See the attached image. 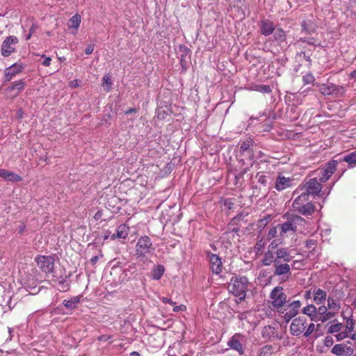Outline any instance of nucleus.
<instances>
[{"instance_id": "f257e3e1", "label": "nucleus", "mask_w": 356, "mask_h": 356, "mask_svg": "<svg viewBox=\"0 0 356 356\" xmlns=\"http://www.w3.org/2000/svg\"><path fill=\"white\" fill-rule=\"evenodd\" d=\"M283 218L286 219V221L277 225L281 237H284L289 232L294 234L298 231V227H305L306 225L305 218L289 212L283 215Z\"/></svg>"}, {"instance_id": "f03ea898", "label": "nucleus", "mask_w": 356, "mask_h": 356, "mask_svg": "<svg viewBox=\"0 0 356 356\" xmlns=\"http://www.w3.org/2000/svg\"><path fill=\"white\" fill-rule=\"evenodd\" d=\"M249 284L248 279L245 276L232 277L228 286L229 291L240 301L244 300Z\"/></svg>"}, {"instance_id": "7ed1b4c3", "label": "nucleus", "mask_w": 356, "mask_h": 356, "mask_svg": "<svg viewBox=\"0 0 356 356\" xmlns=\"http://www.w3.org/2000/svg\"><path fill=\"white\" fill-rule=\"evenodd\" d=\"M337 168V161L332 159L325 163L323 166L313 170L309 173V177L316 178L321 184L326 182L332 175L336 172Z\"/></svg>"}, {"instance_id": "20e7f679", "label": "nucleus", "mask_w": 356, "mask_h": 356, "mask_svg": "<svg viewBox=\"0 0 356 356\" xmlns=\"http://www.w3.org/2000/svg\"><path fill=\"white\" fill-rule=\"evenodd\" d=\"M154 250L150 238L147 236H143L138 239L136 244L135 255L142 259H147Z\"/></svg>"}, {"instance_id": "39448f33", "label": "nucleus", "mask_w": 356, "mask_h": 356, "mask_svg": "<svg viewBox=\"0 0 356 356\" xmlns=\"http://www.w3.org/2000/svg\"><path fill=\"white\" fill-rule=\"evenodd\" d=\"M302 304L300 300H288L278 312L283 314V318L286 323H289L292 318L296 317L298 313Z\"/></svg>"}, {"instance_id": "423d86ee", "label": "nucleus", "mask_w": 356, "mask_h": 356, "mask_svg": "<svg viewBox=\"0 0 356 356\" xmlns=\"http://www.w3.org/2000/svg\"><path fill=\"white\" fill-rule=\"evenodd\" d=\"M270 298L272 300L271 305L278 312L287 302V296L284 292L282 286H275L270 292Z\"/></svg>"}, {"instance_id": "0eeeda50", "label": "nucleus", "mask_w": 356, "mask_h": 356, "mask_svg": "<svg viewBox=\"0 0 356 356\" xmlns=\"http://www.w3.org/2000/svg\"><path fill=\"white\" fill-rule=\"evenodd\" d=\"M343 297L344 293L341 289L334 288L327 299L329 310L339 311Z\"/></svg>"}, {"instance_id": "6e6552de", "label": "nucleus", "mask_w": 356, "mask_h": 356, "mask_svg": "<svg viewBox=\"0 0 356 356\" xmlns=\"http://www.w3.org/2000/svg\"><path fill=\"white\" fill-rule=\"evenodd\" d=\"M273 275L279 277L282 282L288 281L292 276L290 264L277 261L274 265Z\"/></svg>"}, {"instance_id": "1a4fd4ad", "label": "nucleus", "mask_w": 356, "mask_h": 356, "mask_svg": "<svg viewBox=\"0 0 356 356\" xmlns=\"http://www.w3.org/2000/svg\"><path fill=\"white\" fill-rule=\"evenodd\" d=\"M302 188L305 189V192L306 193H308V195L310 196L312 195H317L320 193L322 189V185L316 179V178H314L313 177H309L305 179L303 182V186L302 188H300V190Z\"/></svg>"}, {"instance_id": "9d476101", "label": "nucleus", "mask_w": 356, "mask_h": 356, "mask_svg": "<svg viewBox=\"0 0 356 356\" xmlns=\"http://www.w3.org/2000/svg\"><path fill=\"white\" fill-rule=\"evenodd\" d=\"M38 267L45 273H52L54 268V258L51 256L40 255L35 259Z\"/></svg>"}, {"instance_id": "9b49d317", "label": "nucleus", "mask_w": 356, "mask_h": 356, "mask_svg": "<svg viewBox=\"0 0 356 356\" xmlns=\"http://www.w3.org/2000/svg\"><path fill=\"white\" fill-rule=\"evenodd\" d=\"M307 325L305 316L295 318L290 325V333L293 336H299L304 332Z\"/></svg>"}, {"instance_id": "f8f14e48", "label": "nucleus", "mask_w": 356, "mask_h": 356, "mask_svg": "<svg viewBox=\"0 0 356 356\" xmlns=\"http://www.w3.org/2000/svg\"><path fill=\"white\" fill-rule=\"evenodd\" d=\"M18 40L17 37L15 36H8L7 37L4 41L3 42V44L1 45V54L4 57L9 56L11 53L14 52L15 49L13 46L17 43Z\"/></svg>"}, {"instance_id": "ddd939ff", "label": "nucleus", "mask_w": 356, "mask_h": 356, "mask_svg": "<svg viewBox=\"0 0 356 356\" xmlns=\"http://www.w3.org/2000/svg\"><path fill=\"white\" fill-rule=\"evenodd\" d=\"M207 255L209 259L211 271L215 274H220L222 268V263L220 257L209 252H207Z\"/></svg>"}, {"instance_id": "4468645a", "label": "nucleus", "mask_w": 356, "mask_h": 356, "mask_svg": "<svg viewBox=\"0 0 356 356\" xmlns=\"http://www.w3.org/2000/svg\"><path fill=\"white\" fill-rule=\"evenodd\" d=\"M25 83L23 80H19L15 82L14 84L5 89V95L9 98H13L18 95V94L24 90Z\"/></svg>"}, {"instance_id": "2eb2a0df", "label": "nucleus", "mask_w": 356, "mask_h": 356, "mask_svg": "<svg viewBox=\"0 0 356 356\" xmlns=\"http://www.w3.org/2000/svg\"><path fill=\"white\" fill-rule=\"evenodd\" d=\"M243 337L241 334H235L228 341L227 345L233 350L238 353L240 355H243L245 350L242 343L240 341V338Z\"/></svg>"}, {"instance_id": "dca6fc26", "label": "nucleus", "mask_w": 356, "mask_h": 356, "mask_svg": "<svg viewBox=\"0 0 356 356\" xmlns=\"http://www.w3.org/2000/svg\"><path fill=\"white\" fill-rule=\"evenodd\" d=\"M293 179L279 175L275 181V188L278 191H284L292 186Z\"/></svg>"}, {"instance_id": "f3484780", "label": "nucleus", "mask_w": 356, "mask_h": 356, "mask_svg": "<svg viewBox=\"0 0 356 356\" xmlns=\"http://www.w3.org/2000/svg\"><path fill=\"white\" fill-rule=\"evenodd\" d=\"M24 68L22 65L15 63L5 70L4 82L11 80V79L17 74L20 72Z\"/></svg>"}, {"instance_id": "a211bd4d", "label": "nucleus", "mask_w": 356, "mask_h": 356, "mask_svg": "<svg viewBox=\"0 0 356 356\" xmlns=\"http://www.w3.org/2000/svg\"><path fill=\"white\" fill-rule=\"evenodd\" d=\"M276 255L277 261L280 262H290L292 261L293 257L291 255L289 248H280L277 249L275 252Z\"/></svg>"}, {"instance_id": "6ab92c4d", "label": "nucleus", "mask_w": 356, "mask_h": 356, "mask_svg": "<svg viewBox=\"0 0 356 356\" xmlns=\"http://www.w3.org/2000/svg\"><path fill=\"white\" fill-rule=\"evenodd\" d=\"M259 29L261 33L265 36H268L273 33L275 29L274 23L269 19L261 20L259 24Z\"/></svg>"}, {"instance_id": "aec40b11", "label": "nucleus", "mask_w": 356, "mask_h": 356, "mask_svg": "<svg viewBox=\"0 0 356 356\" xmlns=\"http://www.w3.org/2000/svg\"><path fill=\"white\" fill-rule=\"evenodd\" d=\"M335 161H337V165L342 162H346L348 168H355L356 167V151L346 154L343 157L335 159Z\"/></svg>"}, {"instance_id": "412c9836", "label": "nucleus", "mask_w": 356, "mask_h": 356, "mask_svg": "<svg viewBox=\"0 0 356 356\" xmlns=\"http://www.w3.org/2000/svg\"><path fill=\"white\" fill-rule=\"evenodd\" d=\"M294 211L303 216H310L315 211V206L311 202H307L306 204L295 207Z\"/></svg>"}, {"instance_id": "4be33fe9", "label": "nucleus", "mask_w": 356, "mask_h": 356, "mask_svg": "<svg viewBox=\"0 0 356 356\" xmlns=\"http://www.w3.org/2000/svg\"><path fill=\"white\" fill-rule=\"evenodd\" d=\"M258 183L261 184L263 186L266 187L270 185L273 181V179L270 172H259L256 175Z\"/></svg>"}, {"instance_id": "5701e85b", "label": "nucleus", "mask_w": 356, "mask_h": 356, "mask_svg": "<svg viewBox=\"0 0 356 356\" xmlns=\"http://www.w3.org/2000/svg\"><path fill=\"white\" fill-rule=\"evenodd\" d=\"M312 295L314 302L317 305L323 303L327 299V293L320 288L314 289Z\"/></svg>"}, {"instance_id": "b1692460", "label": "nucleus", "mask_w": 356, "mask_h": 356, "mask_svg": "<svg viewBox=\"0 0 356 356\" xmlns=\"http://www.w3.org/2000/svg\"><path fill=\"white\" fill-rule=\"evenodd\" d=\"M302 312L310 318L312 321H318L317 308L313 304L307 305L302 309Z\"/></svg>"}, {"instance_id": "393cba45", "label": "nucleus", "mask_w": 356, "mask_h": 356, "mask_svg": "<svg viewBox=\"0 0 356 356\" xmlns=\"http://www.w3.org/2000/svg\"><path fill=\"white\" fill-rule=\"evenodd\" d=\"M0 177L11 181H20L22 179L17 174L10 172L6 169H0Z\"/></svg>"}, {"instance_id": "a878e982", "label": "nucleus", "mask_w": 356, "mask_h": 356, "mask_svg": "<svg viewBox=\"0 0 356 356\" xmlns=\"http://www.w3.org/2000/svg\"><path fill=\"white\" fill-rule=\"evenodd\" d=\"M129 231V227L126 224H121L117 229V233L113 234L111 238V239L122 238L124 239L127 237Z\"/></svg>"}, {"instance_id": "bb28decb", "label": "nucleus", "mask_w": 356, "mask_h": 356, "mask_svg": "<svg viewBox=\"0 0 356 356\" xmlns=\"http://www.w3.org/2000/svg\"><path fill=\"white\" fill-rule=\"evenodd\" d=\"M261 262L264 266H270L271 264L274 266L277 262L276 255L268 250L265 252Z\"/></svg>"}, {"instance_id": "cd10ccee", "label": "nucleus", "mask_w": 356, "mask_h": 356, "mask_svg": "<svg viewBox=\"0 0 356 356\" xmlns=\"http://www.w3.org/2000/svg\"><path fill=\"white\" fill-rule=\"evenodd\" d=\"M311 51H312V49H309L307 50L301 51L300 52H298L296 54V59L300 62H302V59H305L308 63V65L310 66L312 65Z\"/></svg>"}, {"instance_id": "c85d7f7f", "label": "nucleus", "mask_w": 356, "mask_h": 356, "mask_svg": "<svg viewBox=\"0 0 356 356\" xmlns=\"http://www.w3.org/2000/svg\"><path fill=\"white\" fill-rule=\"evenodd\" d=\"M81 296H73L69 300H64L63 304L70 309L77 308V305L80 302Z\"/></svg>"}, {"instance_id": "c756f323", "label": "nucleus", "mask_w": 356, "mask_h": 356, "mask_svg": "<svg viewBox=\"0 0 356 356\" xmlns=\"http://www.w3.org/2000/svg\"><path fill=\"white\" fill-rule=\"evenodd\" d=\"M302 30L305 33L312 34L316 31V26L311 20H304L302 24Z\"/></svg>"}, {"instance_id": "7c9ffc66", "label": "nucleus", "mask_w": 356, "mask_h": 356, "mask_svg": "<svg viewBox=\"0 0 356 356\" xmlns=\"http://www.w3.org/2000/svg\"><path fill=\"white\" fill-rule=\"evenodd\" d=\"M309 197L308 193H306L305 191L302 192L294 200L292 204L293 208L295 209V207L306 204L307 202H309Z\"/></svg>"}, {"instance_id": "2f4dec72", "label": "nucleus", "mask_w": 356, "mask_h": 356, "mask_svg": "<svg viewBox=\"0 0 356 356\" xmlns=\"http://www.w3.org/2000/svg\"><path fill=\"white\" fill-rule=\"evenodd\" d=\"M299 42H302V44H300V45L302 48L307 47L305 45H303L305 44L312 46L314 49L316 47L321 46V43L318 42L316 40H315L314 38H300L298 41V44H299Z\"/></svg>"}, {"instance_id": "473e14b6", "label": "nucleus", "mask_w": 356, "mask_h": 356, "mask_svg": "<svg viewBox=\"0 0 356 356\" xmlns=\"http://www.w3.org/2000/svg\"><path fill=\"white\" fill-rule=\"evenodd\" d=\"M318 90L323 95H333V83H327L318 84Z\"/></svg>"}, {"instance_id": "72a5a7b5", "label": "nucleus", "mask_w": 356, "mask_h": 356, "mask_svg": "<svg viewBox=\"0 0 356 356\" xmlns=\"http://www.w3.org/2000/svg\"><path fill=\"white\" fill-rule=\"evenodd\" d=\"M165 272V268L162 265H158L154 267L152 272V278L154 280H159L161 278Z\"/></svg>"}, {"instance_id": "f704fd0d", "label": "nucleus", "mask_w": 356, "mask_h": 356, "mask_svg": "<svg viewBox=\"0 0 356 356\" xmlns=\"http://www.w3.org/2000/svg\"><path fill=\"white\" fill-rule=\"evenodd\" d=\"M271 220L270 215H266L264 216V218L259 219L257 220V229L261 232L262 231L269 223L270 220Z\"/></svg>"}, {"instance_id": "c9c22d12", "label": "nucleus", "mask_w": 356, "mask_h": 356, "mask_svg": "<svg viewBox=\"0 0 356 356\" xmlns=\"http://www.w3.org/2000/svg\"><path fill=\"white\" fill-rule=\"evenodd\" d=\"M274 31L273 37L277 42H282L286 40V35L282 29L278 28L275 29Z\"/></svg>"}, {"instance_id": "e433bc0d", "label": "nucleus", "mask_w": 356, "mask_h": 356, "mask_svg": "<svg viewBox=\"0 0 356 356\" xmlns=\"http://www.w3.org/2000/svg\"><path fill=\"white\" fill-rule=\"evenodd\" d=\"M339 312V311L330 310L327 311L323 316L318 318V321L325 323L327 321L332 318Z\"/></svg>"}, {"instance_id": "4c0bfd02", "label": "nucleus", "mask_w": 356, "mask_h": 356, "mask_svg": "<svg viewBox=\"0 0 356 356\" xmlns=\"http://www.w3.org/2000/svg\"><path fill=\"white\" fill-rule=\"evenodd\" d=\"M345 344L344 343H338L334 345L332 348V353L337 355L341 356L344 355L345 352Z\"/></svg>"}, {"instance_id": "58836bf2", "label": "nucleus", "mask_w": 356, "mask_h": 356, "mask_svg": "<svg viewBox=\"0 0 356 356\" xmlns=\"http://www.w3.org/2000/svg\"><path fill=\"white\" fill-rule=\"evenodd\" d=\"M273 348L271 345H265L259 350V356H270Z\"/></svg>"}, {"instance_id": "ea45409f", "label": "nucleus", "mask_w": 356, "mask_h": 356, "mask_svg": "<svg viewBox=\"0 0 356 356\" xmlns=\"http://www.w3.org/2000/svg\"><path fill=\"white\" fill-rule=\"evenodd\" d=\"M253 141L251 138H247L245 140L243 141L240 145V152H245L248 151L250 149V147L252 146Z\"/></svg>"}, {"instance_id": "a19ab883", "label": "nucleus", "mask_w": 356, "mask_h": 356, "mask_svg": "<svg viewBox=\"0 0 356 356\" xmlns=\"http://www.w3.org/2000/svg\"><path fill=\"white\" fill-rule=\"evenodd\" d=\"M81 23V16L79 15H74L70 19V27L77 29Z\"/></svg>"}, {"instance_id": "79ce46f5", "label": "nucleus", "mask_w": 356, "mask_h": 356, "mask_svg": "<svg viewBox=\"0 0 356 356\" xmlns=\"http://www.w3.org/2000/svg\"><path fill=\"white\" fill-rule=\"evenodd\" d=\"M342 327H343L342 323H337L335 324H332L328 327L327 332L330 334L338 333L339 332L341 331Z\"/></svg>"}, {"instance_id": "37998d69", "label": "nucleus", "mask_w": 356, "mask_h": 356, "mask_svg": "<svg viewBox=\"0 0 356 356\" xmlns=\"http://www.w3.org/2000/svg\"><path fill=\"white\" fill-rule=\"evenodd\" d=\"M355 320L353 318H348L346 320V330L348 333H351L355 328Z\"/></svg>"}, {"instance_id": "c03bdc74", "label": "nucleus", "mask_w": 356, "mask_h": 356, "mask_svg": "<svg viewBox=\"0 0 356 356\" xmlns=\"http://www.w3.org/2000/svg\"><path fill=\"white\" fill-rule=\"evenodd\" d=\"M31 23V26L29 29V34L26 36V40H29L31 39L32 35L35 32V31L38 29V25L35 23L33 19L29 21Z\"/></svg>"}, {"instance_id": "a18cd8bd", "label": "nucleus", "mask_w": 356, "mask_h": 356, "mask_svg": "<svg viewBox=\"0 0 356 356\" xmlns=\"http://www.w3.org/2000/svg\"><path fill=\"white\" fill-rule=\"evenodd\" d=\"M346 90L343 86H337L333 83V95L337 96H342Z\"/></svg>"}, {"instance_id": "49530a36", "label": "nucleus", "mask_w": 356, "mask_h": 356, "mask_svg": "<svg viewBox=\"0 0 356 356\" xmlns=\"http://www.w3.org/2000/svg\"><path fill=\"white\" fill-rule=\"evenodd\" d=\"M314 76L312 73H307L302 77V81L305 85L312 83L314 81Z\"/></svg>"}, {"instance_id": "de8ad7c7", "label": "nucleus", "mask_w": 356, "mask_h": 356, "mask_svg": "<svg viewBox=\"0 0 356 356\" xmlns=\"http://www.w3.org/2000/svg\"><path fill=\"white\" fill-rule=\"evenodd\" d=\"M256 90L263 93H270L271 92V88L268 85H259L256 86Z\"/></svg>"}, {"instance_id": "09e8293b", "label": "nucleus", "mask_w": 356, "mask_h": 356, "mask_svg": "<svg viewBox=\"0 0 356 356\" xmlns=\"http://www.w3.org/2000/svg\"><path fill=\"white\" fill-rule=\"evenodd\" d=\"M317 245V241L315 239H308L305 241V247L307 249L314 250Z\"/></svg>"}, {"instance_id": "8fccbe9b", "label": "nucleus", "mask_w": 356, "mask_h": 356, "mask_svg": "<svg viewBox=\"0 0 356 356\" xmlns=\"http://www.w3.org/2000/svg\"><path fill=\"white\" fill-rule=\"evenodd\" d=\"M290 266L291 269L299 270L302 268L304 264L302 261L293 260Z\"/></svg>"}, {"instance_id": "3c124183", "label": "nucleus", "mask_w": 356, "mask_h": 356, "mask_svg": "<svg viewBox=\"0 0 356 356\" xmlns=\"http://www.w3.org/2000/svg\"><path fill=\"white\" fill-rule=\"evenodd\" d=\"M277 228H279L277 226L272 227L270 228L268 233V239H272L277 236Z\"/></svg>"}, {"instance_id": "603ef678", "label": "nucleus", "mask_w": 356, "mask_h": 356, "mask_svg": "<svg viewBox=\"0 0 356 356\" xmlns=\"http://www.w3.org/2000/svg\"><path fill=\"white\" fill-rule=\"evenodd\" d=\"M264 245H265V241L264 240L263 238L258 240V241L257 242V243L254 246V249H255L256 252H258L261 251L262 249L264 248Z\"/></svg>"}, {"instance_id": "864d4df0", "label": "nucleus", "mask_w": 356, "mask_h": 356, "mask_svg": "<svg viewBox=\"0 0 356 356\" xmlns=\"http://www.w3.org/2000/svg\"><path fill=\"white\" fill-rule=\"evenodd\" d=\"M314 329L315 325L314 323H310L304 332V336L308 337L312 334V332L314 331Z\"/></svg>"}, {"instance_id": "5fc2aeb1", "label": "nucleus", "mask_w": 356, "mask_h": 356, "mask_svg": "<svg viewBox=\"0 0 356 356\" xmlns=\"http://www.w3.org/2000/svg\"><path fill=\"white\" fill-rule=\"evenodd\" d=\"M348 337V333L347 331H343V332H339L336 335L335 337L337 339V341H340L345 338Z\"/></svg>"}, {"instance_id": "6e6d98bb", "label": "nucleus", "mask_w": 356, "mask_h": 356, "mask_svg": "<svg viewBox=\"0 0 356 356\" xmlns=\"http://www.w3.org/2000/svg\"><path fill=\"white\" fill-rule=\"evenodd\" d=\"M329 309L328 308V305L327 306H325V305H321L318 308H317V313H318V316L317 318H320L321 316H323L327 310Z\"/></svg>"}, {"instance_id": "4d7b16f0", "label": "nucleus", "mask_w": 356, "mask_h": 356, "mask_svg": "<svg viewBox=\"0 0 356 356\" xmlns=\"http://www.w3.org/2000/svg\"><path fill=\"white\" fill-rule=\"evenodd\" d=\"M223 204L227 209L231 210L233 209L234 204L232 199L227 198L223 200Z\"/></svg>"}, {"instance_id": "13d9d810", "label": "nucleus", "mask_w": 356, "mask_h": 356, "mask_svg": "<svg viewBox=\"0 0 356 356\" xmlns=\"http://www.w3.org/2000/svg\"><path fill=\"white\" fill-rule=\"evenodd\" d=\"M334 343V340L332 337L327 336L324 339V345L326 347H331Z\"/></svg>"}, {"instance_id": "bf43d9fd", "label": "nucleus", "mask_w": 356, "mask_h": 356, "mask_svg": "<svg viewBox=\"0 0 356 356\" xmlns=\"http://www.w3.org/2000/svg\"><path fill=\"white\" fill-rule=\"evenodd\" d=\"M103 81L104 83L106 84V86L108 87V88H111V79L109 75H104L103 76Z\"/></svg>"}, {"instance_id": "052dcab7", "label": "nucleus", "mask_w": 356, "mask_h": 356, "mask_svg": "<svg viewBox=\"0 0 356 356\" xmlns=\"http://www.w3.org/2000/svg\"><path fill=\"white\" fill-rule=\"evenodd\" d=\"M345 352L344 355H351L354 353V349L350 346H348L346 344H345Z\"/></svg>"}, {"instance_id": "680f3d73", "label": "nucleus", "mask_w": 356, "mask_h": 356, "mask_svg": "<svg viewBox=\"0 0 356 356\" xmlns=\"http://www.w3.org/2000/svg\"><path fill=\"white\" fill-rule=\"evenodd\" d=\"M161 300H162L163 302L168 303L172 306H175L176 304L175 302L172 301L170 298H168L167 297H163L161 298Z\"/></svg>"}, {"instance_id": "e2e57ef3", "label": "nucleus", "mask_w": 356, "mask_h": 356, "mask_svg": "<svg viewBox=\"0 0 356 356\" xmlns=\"http://www.w3.org/2000/svg\"><path fill=\"white\" fill-rule=\"evenodd\" d=\"M111 339V336L107 335V334H102L97 338L98 341H106Z\"/></svg>"}, {"instance_id": "0e129e2a", "label": "nucleus", "mask_w": 356, "mask_h": 356, "mask_svg": "<svg viewBox=\"0 0 356 356\" xmlns=\"http://www.w3.org/2000/svg\"><path fill=\"white\" fill-rule=\"evenodd\" d=\"M186 309V307L185 305H180L174 307L173 312H180V311H185Z\"/></svg>"}, {"instance_id": "69168bd1", "label": "nucleus", "mask_w": 356, "mask_h": 356, "mask_svg": "<svg viewBox=\"0 0 356 356\" xmlns=\"http://www.w3.org/2000/svg\"><path fill=\"white\" fill-rule=\"evenodd\" d=\"M167 113L165 111H157V118L160 120H163L165 118Z\"/></svg>"}, {"instance_id": "338daca9", "label": "nucleus", "mask_w": 356, "mask_h": 356, "mask_svg": "<svg viewBox=\"0 0 356 356\" xmlns=\"http://www.w3.org/2000/svg\"><path fill=\"white\" fill-rule=\"evenodd\" d=\"M93 50H94V45L90 44V45H88V47L86 48L85 53H86V54L89 55L92 53Z\"/></svg>"}, {"instance_id": "774afa93", "label": "nucleus", "mask_w": 356, "mask_h": 356, "mask_svg": "<svg viewBox=\"0 0 356 356\" xmlns=\"http://www.w3.org/2000/svg\"><path fill=\"white\" fill-rule=\"evenodd\" d=\"M102 216H103V212H102V210H98V211L95 213V216H94V218H95L96 220H100V219L102 218Z\"/></svg>"}]
</instances>
